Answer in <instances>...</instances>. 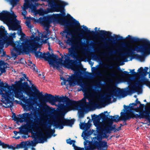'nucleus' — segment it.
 I'll use <instances>...</instances> for the list:
<instances>
[{"label":"nucleus","mask_w":150,"mask_h":150,"mask_svg":"<svg viewBox=\"0 0 150 150\" xmlns=\"http://www.w3.org/2000/svg\"><path fill=\"white\" fill-rule=\"evenodd\" d=\"M76 47L72 45L68 48V53L64 54L65 60L63 62V56L62 54H60L61 57L58 59H57V55L53 54L51 55L49 52H47L46 53L45 52L42 53L38 51L35 52V55L36 57L43 58L45 61H48L50 64L56 67L57 69H59L60 66H63L65 67L70 68L72 70H75L77 68V64L74 60L70 59L69 57L74 59H77L78 57Z\"/></svg>","instance_id":"nucleus-1"},{"label":"nucleus","mask_w":150,"mask_h":150,"mask_svg":"<svg viewBox=\"0 0 150 150\" xmlns=\"http://www.w3.org/2000/svg\"><path fill=\"white\" fill-rule=\"evenodd\" d=\"M61 14H56L51 16H46L43 17L39 18L38 20H37L34 18H32L30 19L33 21L34 22L36 23L38 21L41 23L46 30L44 31L41 34V39L42 42L44 43H48L50 46V43L48 42V34L50 33L49 30V28L50 26V24L52 21H57L60 22L63 25L66 26H69L72 28L79 27L78 29H75L74 30L76 33H77V30L81 31L82 33L80 34L81 36H83L84 31L82 29L80 26V24L78 21H76L75 19L73 18L72 20H68L66 16H65L63 18H60V16H62Z\"/></svg>","instance_id":"nucleus-2"},{"label":"nucleus","mask_w":150,"mask_h":150,"mask_svg":"<svg viewBox=\"0 0 150 150\" xmlns=\"http://www.w3.org/2000/svg\"><path fill=\"white\" fill-rule=\"evenodd\" d=\"M34 30L36 31L35 33L30 30L32 35L28 39L25 38V35L22 32L21 29L19 30V34L21 37L20 40L16 42L15 48L17 50L20 52L23 50L25 51L31 50L35 53L37 52L38 48L41 47L43 43L40 36V33H40L38 30L34 29Z\"/></svg>","instance_id":"nucleus-3"},{"label":"nucleus","mask_w":150,"mask_h":150,"mask_svg":"<svg viewBox=\"0 0 150 150\" xmlns=\"http://www.w3.org/2000/svg\"><path fill=\"white\" fill-rule=\"evenodd\" d=\"M109 116L111 117V119L108 117L104 114L102 113L100 115L101 117L104 120H105L109 124L100 122V119L97 117L94 118V124L98 130V136L99 138H108L109 135H107V134L110 133L111 131L115 128L114 127L112 126V122H117L119 120L118 115L114 117L112 116Z\"/></svg>","instance_id":"nucleus-4"},{"label":"nucleus","mask_w":150,"mask_h":150,"mask_svg":"<svg viewBox=\"0 0 150 150\" xmlns=\"http://www.w3.org/2000/svg\"><path fill=\"white\" fill-rule=\"evenodd\" d=\"M46 95H47L46 96V100L52 105H55L56 102L60 103L65 102L67 105L71 108V110L73 109H79L77 101L70 100L67 97H59V96H57V97H55L51 94L46 93Z\"/></svg>","instance_id":"nucleus-5"},{"label":"nucleus","mask_w":150,"mask_h":150,"mask_svg":"<svg viewBox=\"0 0 150 150\" xmlns=\"http://www.w3.org/2000/svg\"><path fill=\"white\" fill-rule=\"evenodd\" d=\"M145 109V110L140 112V115L129 112H129L127 113L121 112L120 113L121 119L125 122V125L126 124V121L132 118L137 119L145 118L150 122V107H146Z\"/></svg>","instance_id":"nucleus-6"},{"label":"nucleus","mask_w":150,"mask_h":150,"mask_svg":"<svg viewBox=\"0 0 150 150\" xmlns=\"http://www.w3.org/2000/svg\"><path fill=\"white\" fill-rule=\"evenodd\" d=\"M77 68L75 70H72L75 71V73L69 76V79H68L69 83L70 86H74L77 83L81 87L79 91H82L83 92H86L88 89V84L86 82L79 81L80 78V73L79 70V66L77 64Z\"/></svg>","instance_id":"nucleus-7"},{"label":"nucleus","mask_w":150,"mask_h":150,"mask_svg":"<svg viewBox=\"0 0 150 150\" xmlns=\"http://www.w3.org/2000/svg\"><path fill=\"white\" fill-rule=\"evenodd\" d=\"M128 40L132 43L140 42L141 44L140 46L136 45V48L139 50V52L143 53L144 55L150 52V41L146 39H140L138 38L128 36Z\"/></svg>","instance_id":"nucleus-8"},{"label":"nucleus","mask_w":150,"mask_h":150,"mask_svg":"<svg viewBox=\"0 0 150 150\" xmlns=\"http://www.w3.org/2000/svg\"><path fill=\"white\" fill-rule=\"evenodd\" d=\"M42 1H47L50 5L51 8H47L48 12H60L62 13L61 14L62 15L60 17V18H63L65 16V13L64 12V7L67 5L66 3L62 2L61 4H59L55 2L54 0H44Z\"/></svg>","instance_id":"nucleus-9"},{"label":"nucleus","mask_w":150,"mask_h":150,"mask_svg":"<svg viewBox=\"0 0 150 150\" xmlns=\"http://www.w3.org/2000/svg\"><path fill=\"white\" fill-rule=\"evenodd\" d=\"M6 31L0 28V50L3 49L4 44L5 42H7L8 44L14 47L16 51L18 52H20V51H18L15 48L16 42H18V41L14 42L13 37L10 36L8 37Z\"/></svg>","instance_id":"nucleus-10"},{"label":"nucleus","mask_w":150,"mask_h":150,"mask_svg":"<svg viewBox=\"0 0 150 150\" xmlns=\"http://www.w3.org/2000/svg\"><path fill=\"white\" fill-rule=\"evenodd\" d=\"M4 88L5 90V93L1 94L2 99L6 104H11L14 100V95L11 92V87L6 83Z\"/></svg>","instance_id":"nucleus-11"},{"label":"nucleus","mask_w":150,"mask_h":150,"mask_svg":"<svg viewBox=\"0 0 150 150\" xmlns=\"http://www.w3.org/2000/svg\"><path fill=\"white\" fill-rule=\"evenodd\" d=\"M13 114L15 116V120L21 123L24 121L27 122H32L33 120H35L34 117L35 118L37 117L36 114L34 112L33 113L32 112H25L21 115H20V117H16L15 113Z\"/></svg>","instance_id":"nucleus-12"},{"label":"nucleus","mask_w":150,"mask_h":150,"mask_svg":"<svg viewBox=\"0 0 150 150\" xmlns=\"http://www.w3.org/2000/svg\"><path fill=\"white\" fill-rule=\"evenodd\" d=\"M112 87H109L108 89V90L111 91L110 93L103 99H99V100L96 102V105L98 106L100 105L102 107H104L106 105L105 103V102L107 103H111V97H113L114 96H116L117 95V92L116 91H112Z\"/></svg>","instance_id":"nucleus-13"},{"label":"nucleus","mask_w":150,"mask_h":150,"mask_svg":"<svg viewBox=\"0 0 150 150\" xmlns=\"http://www.w3.org/2000/svg\"><path fill=\"white\" fill-rule=\"evenodd\" d=\"M15 97L21 100L25 103V107L31 108L34 105L33 100L30 98L27 99V97H25L23 95V92L19 91H16L15 92Z\"/></svg>","instance_id":"nucleus-14"},{"label":"nucleus","mask_w":150,"mask_h":150,"mask_svg":"<svg viewBox=\"0 0 150 150\" xmlns=\"http://www.w3.org/2000/svg\"><path fill=\"white\" fill-rule=\"evenodd\" d=\"M39 125H33L32 129L34 131L36 132V133H35V134L40 141L39 142L43 143L44 141L46 140L47 138Z\"/></svg>","instance_id":"nucleus-15"},{"label":"nucleus","mask_w":150,"mask_h":150,"mask_svg":"<svg viewBox=\"0 0 150 150\" xmlns=\"http://www.w3.org/2000/svg\"><path fill=\"white\" fill-rule=\"evenodd\" d=\"M124 49L126 51V54L123 55L121 57L122 59H127L128 56H131L134 53L135 51L139 52V50L137 49L136 46L134 47L132 45L128 43L124 44Z\"/></svg>","instance_id":"nucleus-16"},{"label":"nucleus","mask_w":150,"mask_h":150,"mask_svg":"<svg viewBox=\"0 0 150 150\" xmlns=\"http://www.w3.org/2000/svg\"><path fill=\"white\" fill-rule=\"evenodd\" d=\"M16 15L14 13H11L6 11H3L0 13V20L8 23L12 19L15 18Z\"/></svg>","instance_id":"nucleus-17"},{"label":"nucleus","mask_w":150,"mask_h":150,"mask_svg":"<svg viewBox=\"0 0 150 150\" xmlns=\"http://www.w3.org/2000/svg\"><path fill=\"white\" fill-rule=\"evenodd\" d=\"M86 99H87L90 102V103L91 105H93L95 104L94 102H91V99L90 98V96L87 95L86 96V98L84 97L81 100L78 101V102L80 110L82 111H84L86 108Z\"/></svg>","instance_id":"nucleus-18"},{"label":"nucleus","mask_w":150,"mask_h":150,"mask_svg":"<svg viewBox=\"0 0 150 150\" xmlns=\"http://www.w3.org/2000/svg\"><path fill=\"white\" fill-rule=\"evenodd\" d=\"M93 144L98 150H106L108 147L107 142L104 141H94Z\"/></svg>","instance_id":"nucleus-19"},{"label":"nucleus","mask_w":150,"mask_h":150,"mask_svg":"<svg viewBox=\"0 0 150 150\" xmlns=\"http://www.w3.org/2000/svg\"><path fill=\"white\" fill-rule=\"evenodd\" d=\"M16 16H15V18L12 19L8 23L11 24L10 28L12 30H20L21 29V27L19 25V21L16 19Z\"/></svg>","instance_id":"nucleus-20"},{"label":"nucleus","mask_w":150,"mask_h":150,"mask_svg":"<svg viewBox=\"0 0 150 150\" xmlns=\"http://www.w3.org/2000/svg\"><path fill=\"white\" fill-rule=\"evenodd\" d=\"M63 117L58 115L56 120L52 122L53 126L56 128L62 129L64 128Z\"/></svg>","instance_id":"nucleus-21"},{"label":"nucleus","mask_w":150,"mask_h":150,"mask_svg":"<svg viewBox=\"0 0 150 150\" xmlns=\"http://www.w3.org/2000/svg\"><path fill=\"white\" fill-rule=\"evenodd\" d=\"M73 33V31H70L68 29H66L63 31V33L62 35V36L64 37L66 39H67L66 42L69 45H73L72 39L68 36V35H71Z\"/></svg>","instance_id":"nucleus-22"},{"label":"nucleus","mask_w":150,"mask_h":150,"mask_svg":"<svg viewBox=\"0 0 150 150\" xmlns=\"http://www.w3.org/2000/svg\"><path fill=\"white\" fill-rule=\"evenodd\" d=\"M39 125L42 127L45 130H47L46 131V134L48 136H51L55 132L54 129H51V125L49 124L47 127L45 126L44 122L39 124Z\"/></svg>","instance_id":"nucleus-23"},{"label":"nucleus","mask_w":150,"mask_h":150,"mask_svg":"<svg viewBox=\"0 0 150 150\" xmlns=\"http://www.w3.org/2000/svg\"><path fill=\"white\" fill-rule=\"evenodd\" d=\"M149 81L148 79H137V86L136 87L134 90L135 92H138L139 89L141 88L143 84H146L147 86Z\"/></svg>","instance_id":"nucleus-24"},{"label":"nucleus","mask_w":150,"mask_h":150,"mask_svg":"<svg viewBox=\"0 0 150 150\" xmlns=\"http://www.w3.org/2000/svg\"><path fill=\"white\" fill-rule=\"evenodd\" d=\"M131 88V87H128L127 90L126 91H124L119 89L118 91V93L119 95L122 96L126 94L131 95L133 93L136 92L134 90L132 89Z\"/></svg>","instance_id":"nucleus-25"},{"label":"nucleus","mask_w":150,"mask_h":150,"mask_svg":"<svg viewBox=\"0 0 150 150\" xmlns=\"http://www.w3.org/2000/svg\"><path fill=\"white\" fill-rule=\"evenodd\" d=\"M137 79H132L131 78H128L127 79V82L128 84L130 86L128 87H131L132 89L134 90L136 87L137 86V84L136 83L137 82Z\"/></svg>","instance_id":"nucleus-26"},{"label":"nucleus","mask_w":150,"mask_h":150,"mask_svg":"<svg viewBox=\"0 0 150 150\" xmlns=\"http://www.w3.org/2000/svg\"><path fill=\"white\" fill-rule=\"evenodd\" d=\"M99 36L101 40H105L106 39L105 36H111V38H112V37L111 36L112 33L110 32L104 30H100L99 31Z\"/></svg>","instance_id":"nucleus-27"},{"label":"nucleus","mask_w":150,"mask_h":150,"mask_svg":"<svg viewBox=\"0 0 150 150\" xmlns=\"http://www.w3.org/2000/svg\"><path fill=\"white\" fill-rule=\"evenodd\" d=\"M58 108L59 110L64 112H67L71 110V108L68 105H64V104H60L58 106Z\"/></svg>","instance_id":"nucleus-28"},{"label":"nucleus","mask_w":150,"mask_h":150,"mask_svg":"<svg viewBox=\"0 0 150 150\" xmlns=\"http://www.w3.org/2000/svg\"><path fill=\"white\" fill-rule=\"evenodd\" d=\"M102 72L103 74V75L107 77L108 78H109L110 77H111L115 78L116 80L117 81H119V79L117 77V74L115 73V71H113L112 73L110 74L109 75H108L107 74V71L106 69H104L103 71Z\"/></svg>","instance_id":"nucleus-29"},{"label":"nucleus","mask_w":150,"mask_h":150,"mask_svg":"<svg viewBox=\"0 0 150 150\" xmlns=\"http://www.w3.org/2000/svg\"><path fill=\"white\" fill-rule=\"evenodd\" d=\"M28 86V83L27 82H25L23 83H22L20 84V86H17L15 87H14L15 89L14 93L15 94V92L16 91H19L22 92V90L27 88Z\"/></svg>","instance_id":"nucleus-30"},{"label":"nucleus","mask_w":150,"mask_h":150,"mask_svg":"<svg viewBox=\"0 0 150 150\" xmlns=\"http://www.w3.org/2000/svg\"><path fill=\"white\" fill-rule=\"evenodd\" d=\"M31 88L32 90L37 95V96L38 98H41L42 97L44 96L42 93V92H40L36 87L35 86L34 84H31Z\"/></svg>","instance_id":"nucleus-31"},{"label":"nucleus","mask_w":150,"mask_h":150,"mask_svg":"<svg viewBox=\"0 0 150 150\" xmlns=\"http://www.w3.org/2000/svg\"><path fill=\"white\" fill-rule=\"evenodd\" d=\"M144 68L145 69H144L143 67H141L138 69V71L139 72V74L140 75L143 76L146 75L148 73L147 71L148 69V68L145 67Z\"/></svg>","instance_id":"nucleus-32"},{"label":"nucleus","mask_w":150,"mask_h":150,"mask_svg":"<svg viewBox=\"0 0 150 150\" xmlns=\"http://www.w3.org/2000/svg\"><path fill=\"white\" fill-rule=\"evenodd\" d=\"M31 51V50H28L27 51H23V50H21V52H18L17 51H16V50L15 49L14 47H13V50L11 51V54L12 57H14L15 58H16L18 56V55L20 54L22 52H29V51Z\"/></svg>","instance_id":"nucleus-33"},{"label":"nucleus","mask_w":150,"mask_h":150,"mask_svg":"<svg viewBox=\"0 0 150 150\" xmlns=\"http://www.w3.org/2000/svg\"><path fill=\"white\" fill-rule=\"evenodd\" d=\"M74 119L66 120L63 118L64 126H71L74 123Z\"/></svg>","instance_id":"nucleus-34"},{"label":"nucleus","mask_w":150,"mask_h":150,"mask_svg":"<svg viewBox=\"0 0 150 150\" xmlns=\"http://www.w3.org/2000/svg\"><path fill=\"white\" fill-rule=\"evenodd\" d=\"M141 53H142V52ZM142 53L143 54L142 55H137L136 56V57L137 58L139 59L140 61L141 62H143L145 60L144 57L146 56L149 54H150V52H149L147 54L145 55H144V54L143 53Z\"/></svg>","instance_id":"nucleus-35"},{"label":"nucleus","mask_w":150,"mask_h":150,"mask_svg":"<svg viewBox=\"0 0 150 150\" xmlns=\"http://www.w3.org/2000/svg\"><path fill=\"white\" fill-rule=\"evenodd\" d=\"M4 62L0 60V75H1L4 73L6 72L5 69L4 68H2V66L4 64Z\"/></svg>","instance_id":"nucleus-36"},{"label":"nucleus","mask_w":150,"mask_h":150,"mask_svg":"<svg viewBox=\"0 0 150 150\" xmlns=\"http://www.w3.org/2000/svg\"><path fill=\"white\" fill-rule=\"evenodd\" d=\"M80 128L82 129H87L89 128V125L86 123H81L80 125Z\"/></svg>","instance_id":"nucleus-37"},{"label":"nucleus","mask_w":150,"mask_h":150,"mask_svg":"<svg viewBox=\"0 0 150 150\" xmlns=\"http://www.w3.org/2000/svg\"><path fill=\"white\" fill-rule=\"evenodd\" d=\"M28 0H25V2L24 3L23 8L27 9L28 8H30L31 4Z\"/></svg>","instance_id":"nucleus-38"},{"label":"nucleus","mask_w":150,"mask_h":150,"mask_svg":"<svg viewBox=\"0 0 150 150\" xmlns=\"http://www.w3.org/2000/svg\"><path fill=\"white\" fill-rule=\"evenodd\" d=\"M3 148L6 149L8 148V149H10L13 147V146L11 145H9L8 144H5L4 142H2L1 145Z\"/></svg>","instance_id":"nucleus-39"},{"label":"nucleus","mask_w":150,"mask_h":150,"mask_svg":"<svg viewBox=\"0 0 150 150\" xmlns=\"http://www.w3.org/2000/svg\"><path fill=\"white\" fill-rule=\"evenodd\" d=\"M114 52L110 51L109 52H105L102 54V55L105 57H110L113 54Z\"/></svg>","instance_id":"nucleus-40"},{"label":"nucleus","mask_w":150,"mask_h":150,"mask_svg":"<svg viewBox=\"0 0 150 150\" xmlns=\"http://www.w3.org/2000/svg\"><path fill=\"white\" fill-rule=\"evenodd\" d=\"M25 23L26 25L30 29V30H31L32 31H33V30L31 29L33 27V25L31 24L30 21L27 20L26 21Z\"/></svg>","instance_id":"nucleus-41"},{"label":"nucleus","mask_w":150,"mask_h":150,"mask_svg":"<svg viewBox=\"0 0 150 150\" xmlns=\"http://www.w3.org/2000/svg\"><path fill=\"white\" fill-rule=\"evenodd\" d=\"M9 1L13 7L17 4L19 0H9Z\"/></svg>","instance_id":"nucleus-42"},{"label":"nucleus","mask_w":150,"mask_h":150,"mask_svg":"<svg viewBox=\"0 0 150 150\" xmlns=\"http://www.w3.org/2000/svg\"><path fill=\"white\" fill-rule=\"evenodd\" d=\"M24 81H25V79L24 77L21 78L19 81L15 82L16 85L14 87H15L17 86H20V84L22 83V82Z\"/></svg>","instance_id":"nucleus-43"},{"label":"nucleus","mask_w":150,"mask_h":150,"mask_svg":"<svg viewBox=\"0 0 150 150\" xmlns=\"http://www.w3.org/2000/svg\"><path fill=\"white\" fill-rule=\"evenodd\" d=\"M92 69L93 71H95V74L97 75H101L100 71L95 67H93L92 68Z\"/></svg>","instance_id":"nucleus-44"},{"label":"nucleus","mask_w":150,"mask_h":150,"mask_svg":"<svg viewBox=\"0 0 150 150\" xmlns=\"http://www.w3.org/2000/svg\"><path fill=\"white\" fill-rule=\"evenodd\" d=\"M83 28L87 33L90 35H94L95 34V32L93 31H90L86 26H85Z\"/></svg>","instance_id":"nucleus-45"},{"label":"nucleus","mask_w":150,"mask_h":150,"mask_svg":"<svg viewBox=\"0 0 150 150\" xmlns=\"http://www.w3.org/2000/svg\"><path fill=\"white\" fill-rule=\"evenodd\" d=\"M76 40L78 41V45H77V47L79 50H82V45H79V43L80 42L81 39L79 38H76Z\"/></svg>","instance_id":"nucleus-46"},{"label":"nucleus","mask_w":150,"mask_h":150,"mask_svg":"<svg viewBox=\"0 0 150 150\" xmlns=\"http://www.w3.org/2000/svg\"><path fill=\"white\" fill-rule=\"evenodd\" d=\"M120 75L123 77H127L129 76V74L128 72L125 71H122L120 74Z\"/></svg>","instance_id":"nucleus-47"},{"label":"nucleus","mask_w":150,"mask_h":150,"mask_svg":"<svg viewBox=\"0 0 150 150\" xmlns=\"http://www.w3.org/2000/svg\"><path fill=\"white\" fill-rule=\"evenodd\" d=\"M30 8L31 9L32 11L33 12L36 13L37 11V8L36 6L34 4H33L32 3L31 4Z\"/></svg>","instance_id":"nucleus-48"},{"label":"nucleus","mask_w":150,"mask_h":150,"mask_svg":"<svg viewBox=\"0 0 150 150\" xmlns=\"http://www.w3.org/2000/svg\"><path fill=\"white\" fill-rule=\"evenodd\" d=\"M60 79L61 80H63V81L61 82V85H67V84H66V83L68 81V79H64L63 77H61Z\"/></svg>","instance_id":"nucleus-49"},{"label":"nucleus","mask_w":150,"mask_h":150,"mask_svg":"<svg viewBox=\"0 0 150 150\" xmlns=\"http://www.w3.org/2000/svg\"><path fill=\"white\" fill-rule=\"evenodd\" d=\"M26 10V9L23 8V11L22 12V15L23 16L24 19H27L28 18L26 17V15L27 13Z\"/></svg>","instance_id":"nucleus-50"},{"label":"nucleus","mask_w":150,"mask_h":150,"mask_svg":"<svg viewBox=\"0 0 150 150\" xmlns=\"http://www.w3.org/2000/svg\"><path fill=\"white\" fill-rule=\"evenodd\" d=\"M35 13L40 15H42L44 14V11L42 8H40L39 9L37 10Z\"/></svg>","instance_id":"nucleus-51"},{"label":"nucleus","mask_w":150,"mask_h":150,"mask_svg":"<svg viewBox=\"0 0 150 150\" xmlns=\"http://www.w3.org/2000/svg\"><path fill=\"white\" fill-rule=\"evenodd\" d=\"M115 38L116 40H123V37L119 35H115Z\"/></svg>","instance_id":"nucleus-52"},{"label":"nucleus","mask_w":150,"mask_h":150,"mask_svg":"<svg viewBox=\"0 0 150 150\" xmlns=\"http://www.w3.org/2000/svg\"><path fill=\"white\" fill-rule=\"evenodd\" d=\"M28 65L29 66H32V65H33L32 67H33V69L34 71H36V69H37V68L35 66V64H33L32 62L30 61L28 63Z\"/></svg>","instance_id":"nucleus-53"},{"label":"nucleus","mask_w":150,"mask_h":150,"mask_svg":"<svg viewBox=\"0 0 150 150\" xmlns=\"http://www.w3.org/2000/svg\"><path fill=\"white\" fill-rule=\"evenodd\" d=\"M75 141L74 140H70V139H67V144H73V145H74V144L75 142Z\"/></svg>","instance_id":"nucleus-54"},{"label":"nucleus","mask_w":150,"mask_h":150,"mask_svg":"<svg viewBox=\"0 0 150 150\" xmlns=\"http://www.w3.org/2000/svg\"><path fill=\"white\" fill-rule=\"evenodd\" d=\"M94 149V146L92 145H89L87 146L86 148V150H93Z\"/></svg>","instance_id":"nucleus-55"},{"label":"nucleus","mask_w":150,"mask_h":150,"mask_svg":"<svg viewBox=\"0 0 150 150\" xmlns=\"http://www.w3.org/2000/svg\"><path fill=\"white\" fill-rule=\"evenodd\" d=\"M79 116L80 117H84V114L83 113V112L84 111H81L80 110V109H79Z\"/></svg>","instance_id":"nucleus-56"},{"label":"nucleus","mask_w":150,"mask_h":150,"mask_svg":"<svg viewBox=\"0 0 150 150\" xmlns=\"http://www.w3.org/2000/svg\"><path fill=\"white\" fill-rule=\"evenodd\" d=\"M76 150H85L83 148H80L79 147H76Z\"/></svg>","instance_id":"nucleus-57"},{"label":"nucleus","mask_w":150,"mask_h":150,"mask_svg":"<svg viewBox=\"0 0 150 150\" xmlns=\"http://www.w3.org/2000/svg\"><path fill=\"white\" fill-rule=\"evenodd\" d=\"M20 63H21L22 64L24 63V62H25L24 60V59L22 58H21L20 60Z\"/></svg>","instance_id":"nucleus-58"},{"label":"nucleus","mask_w":150,"mask_h":150,"mask_svg":"<svg viewBox=\"0 0 150 150\" xmlns=\"http://www.w3.org/2000/svg\"><path fill=\"white\" fill-rule=\"evenodd\" d=\"M4 86L3 82V81L1 82V83H0V86L4 88Z\"/></svg>","instance_id":"nucleus-59"},{"label":"nucleus","mask_w":150,"mask_h":150,"mask_svg":"<svg viewBox=\"0 0 150 150\" xmlns=\"http://www.w3.org/2000/svg\"><path fill=\"white\" fill-rule=\"evenodd\" d=\"M140 105L139 106V107L140 108H141L142 109L143 108L144 105L143 104H142L141 103H140Z\"/></svg>","instance_id":"nucleus-60"},{"label":"nucleus","mask_w":150,"mask_h":150,"mask_svg":"<svg viewBox=\"0 0 150 150\" xmlns=\"http://www.w3.org/2000/svg\"><path fill=\"white\" fill-rule=\"evenodd\" d=\"M16 33H14L11 34V36H10V37H12L13 38L15 37V35Z\"/></svg>","instance_id":"nucleus-61"},{"label":"nucleus","mask_w":150,"mask_h":150,"mask_svg":"<svg viewBox=\"0 0 150 150\" xmlns=\"http://www.w3.org/2000/svg\"><path fill=\"white\" fill-rule=\"evenodd\" d=\"M13 133L15 134L16 136V135L17 134L19 133H20L19 132H17L16 131H14L13 132Z\"/></svg>","instance_id":"nucleus-62"},{"label":"nucleus","mask_w":150,"mask_h":150,"mask_svg":"<svg viewBox=\"0 0 150 150\" xmlns=\"http://www.w3.org/2000/svg\"><path fill=\"white\" fill-rule=\"evenodd\" d=\"M138 98H137L136 99V103H137V104H140L141 103L139 101H138Z\"/></svg>","instance_id":"nucleus-63"},{"label":"nucleus","mask_w":150,"mask_h":150,"mask_svg":"<svg viewBox=\"0 0 150 150\" xmlns=\"http://www.w3.org/2000/svg\"><path fill=\"white\" fill-rule=\"evenodd\" d=\"M104 67H106V68H110V66L109 65H107V64H105L104 65Z\"/></svg>","instance_id":"nucleus-64"}]
</instances>
